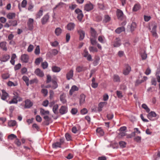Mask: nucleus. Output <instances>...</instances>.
Segmentation results:
<instances>
[{
	"instance_id": "obj_16",
	"label": "nucleus",
	"mask_w": 160,
	"mask_h": 160,
	"mask_svg": "<svg viewBox=\"0 0 160 160\" xmlns=\"http://www.w3.org/2000/svg\"><path fill=\"white\" fill-rule=\"evenodd\" d=\"M79 90L78 88L76 85H73L69 91V94L70 96L72 95L73 93Z\"/></svg>"
},
{
	"instance_id": "obj_11",
	"label": "nucleus",
	"mask_w": 160,
	"mask_h": 160,
	"mask_svg": "<svg viewBox=\"0 0 160 160\" xmlns=\"http://www.w3.org/2000/svg\"><path fill=\"white\" fill-rule=\"evenodd\" d=\"M63 142V141L62 139H60L59 142H56L52 145V147L53 148H60Z\"/></svg>"
},
{
	"instance_id": "obj_24",
	"label": "nucleus",
	"mask_w": 160,
	"mask_h": 160,
	"mask_svg": "<svg viewBox=\"0 0 160 160\" xmlns=\"http://www.w3.org/2000/svg\"><path fill=\"white\" fill-rule=\"evenodd\" d=\"M85 95L83 94H82L80 95L79 100L80 105H81L85 102Z\"/></svg>"
},
{
	"instance_id": "obj_62",
	"label": "nucleus",
	"mask_w": 160,
	"mask_h": 160,
	"mask_svg": "<svg viewBox=\"0 0 160 160\" xmlns=\"http://www.w3.org/2000/svg\"><path fill=\"white\" fill-rule=\"evenodd\" d=\"M34 7V5L32 4H30L28 8V10L30 11H32Z\"/></svg>"
},
{
	"instance_id": "obj_10",
	"label": "nucleus",
	"mask_w": 160,
	"mask_h": 160,
	"mask_svg": "<svg viewBox=\"0 0 160 160\" xmlns=\"http://www.w3.org/2000/svg\"><path fill=\"white\" fill-rule=\"evenodd\" d=\"M156 116L157 114L155 112L151 111L148 114L147 117L150 120L153 121L154 120L153 118L156 117Z\"/></svg>"
},
{
	"instance_id": "obj_58",
	"label": "nucleus",
	"mask_w": 160,
	"mask_h": 160,
	"mask_svg": "<svg viewBox=\"0 0 160 160\" xmlns=\"http://www.w3.org/2000/svg\"><path fill=\"white\" fill-rule=\"evenodd\" d=\"M33 48L34 46L32 44H30L28 48L27 51L29 52H31L32 51Z\"/></svg>"
},
{
	"instance_id": "obj_23",
	"label": "nucleus",
	"mask_w": 160,
	"mask_h": 160,
	"mask_svg": "<svg viewBox=\"0 0 160 160\" xmlns=\"http://www.w3.org/2000/svg\"><path fill=\"white\" fill-rule=\"evenodd\" d=\"M43 11L42 8L35 15V18L37 19L40 18L43 15Z\"/></svg>"
},
{
	"instance_id": "obj_12",
	"label": "nucleus",
	"mask_w": 160,
	"mask_h": 160,
	"mask_svg": "<svg viewBox=\"0 0 160 160\" xmlns=\"http://www.w3.org/2000/svg\"><path fill=\"white\" fill-rule=\"evenodd\" d=\"M66 78L67 80H69L72 78L73 76V70H70L66 74Z\"/></svg>"
},
{
	"instance_id": "obj_57",
	"label": "nucleus",
	"mask_w": 160,
	"mask_h": 160,
	"mask_svg": "<svg viewBox=\"0 0 160 160\" xmlns=\"http://www.w3.org/2000/svg\"><path fill=\"white\" fill-rule=\"evenodd\" d=\"M142 107L147 112H150V110L149 108L147 106L146 104H142Z\"/></svg>"
},
{
	"instance_id": "obj_8",
	"label": "nucleus",
	"mask_w": 160,
	"mask_h": 160,
	"mask_svg": "<svg viewBox=\"0 0 160 160\" xmlns=\"http://www.w3.org/2000/svg\"><path fill=\"white\" fill-rule=\"evenodd\" d=\"M87 68L86 67H84L82 65H79L77 66L76 68V71L77 72H84Z\"/></svg>"
},
{
	"instance_id": "obj_54",
	"label": "nucleus",
	"mask_w": 160,
	"mask_h": 160,
	"mask_svg": "<svg viewBox=\"0 0 160 160\" xmlns=\"http://www.w3.org/2000/svg\"><path fill=\"white\" fill-rule=\"evenodd\" d=\"M13 97H17V98L18 99V101H22V98L19 96V94L16 92H13Z\"/></svg>"
},
{
	"instance_id": "obj_27",
	"label": "nucleus",
	"mask_w": 160,
	"mask_h": 160,
	"mask_svg": "<svg viewBox=\"0 0 160 160\" xmlns=\"http://www.w3.org/2000/svg\"><path fill=\"white\" fill-rule=\"evenodd\" d=\"M98 41L102 43H104L106 42V39L103 36H99L98 37Z\"/></svg>"
},
{
	"instance_id": "obj_32",
	"label": "nucleus",
	"mask_w": 160,
	"mask_h": 160,
	"mask_svg": "<svg viewBox=\"0 0 160 160\" xmlns=\"http://www.w3.org/2000/svg\"><path fill=\"white\" fill-rule=\"evenodd\" d=\"M121 44L120 39L119 38H117L115 41L114 46L115 47H118Z\"/></svg>"
},
{
	"instance_id": "obj_6",
	"label": "nucleus",
	"mask_w": 160,
	"mask_h": 160,
	"mask_svg": "<svg viewBox=\"0 0 160 160\" xmlns=\"http://www.w3.org/2000/svg\"><path fill=\"white\" fill-rule=\"evenodd\" d=\"M83 56L87 58V60L89 61H92V57L91 55L89 54L86 49L84 50Z\"/></svg>"
},
{
	"instance_id": "obj_63",
	"label": "nucleus",
	"mask_w": 160,
	"mask_h": 160,
	"mask_svg": "<svg viewBox=\"0 0 160 160\" xmlns=\"http://www.w3.org/2000/svg\"><path fill=\"white\" fill-rule=\"evenodd\" d=\"M27 1L26 0H23L21 3V6L22 8H25L27 4Z\"/></svg>"
},
{
	"instance_id": "obj_40",
	"label": "nucleus",
	"mask_w": 160,
	"mask_h": 160,
	"mask_svg": "<svg viewBox=\"0 0 160 160\" xmlns=\"http://www.w3.org/2000/svg\"><path fill=\"white\" fill-rule=\"evenodd\" d=\"M42 61V58L41 57H39L36 59L34 63L36 65H39Z\"/></svg>"
},
{
	"instance_id": "obj_46",
	"label": "nucleus",
	"mask_w": 160,
	"mask_h": 160,
	"mask_svg": "<svg viewBox=\"0 0 160 160\" xmlns=\"http://www.w3.org/2000/svg\"><path fill=\"white\" fill-rule=\"evenodd\" d=\"M58 106L57 104H56L54 105L53 107L52 108V110L53 112L55 114H56L58 112L57 110L58 108Z\"/></svg>"
},
{
	"instance_id": "obj_17",
	"label": "nucleus",
	"mask_w": 160,
	"mask_h": 160,
	"mask_svg": "<svg viewBox=\"0 0 160 160\" xmlns=\"http://www.w3.org/2000/svg\"><path fill=\"white\" fill-rule=\"evenodd\" d=\"M10 56L8 54H4L0 58L1 61L6 62L8 61L10 58Z\"/></svg>"
},
{
	"instance_id": "obj_31",
	"label": "nucleus",
	"mask_w": 160,
	"mask_h": 160,
	"mask_svg": "<svg viewBox=\"0 0 160 160\" xmlns=\"http://www.w3.org/2000/svg\"><path fill=\"white\" fill-rule=\"evenodd\" d=\"M56 78H54V79H52V85L51 86V87L53 89H55L56 88L58 87V85L56 81Z\"/></svg>"
},
{
	"instance_id": "obj_25",
	"label": "nucleus",
	"mask_w": 160,
	"mask_h": 160,
	"mask_svg": "<svg viewBox=\"0 0 160 160\" xmlns=\"http://www.w3.org/2000/svg\"><path fill=\"white\" fill-rule=\"evenodd\" d=\"M65 94L63 93L61 95L60 97V101L63 104H65L67 102V100L66 99Z\"/></svg>"
},
{
	"instance_id": "obj_13",
	"label": "nucleus",
	"mask_w": 160,
	"mask_h": 160,
	"mask_svg": "<svg viewBox=\"0 0 160 160\" xmlns=\"http://www.w3.org/2000/svg\"><path fill=\"white\" fill-rule=\"evenodd\" d=\"M78 32L79 35V39L81 40L83 39L85 36L84 31L81 29H80L78 30Z\"/></svg>"
},
{
	"instance_id": "obj_5",
	"label": "nucleus",
	"mask_w": 160,
	"mask_h": 160,
	"mask_svg": "<svg viewBox=\"0 0 160 160\" xmlns=\"http://www.w3.org/2000/svg\"><path fill=\"white\" fill-rule=\"evenodd\" d=\"M33 22L34 20L32 18H30L28 19L27 22V25L28 27V29L29 30H32L33 28Z\"/></svg>"
},
{
	"instance_id": "obj_1",
	"label": "nucleus",
	"mask_w": 160,
	"mask_h": 160,
	"mask_svg": "<svg viewBox=\"0 0 160 160\" xmlns=\"http://www.w3.org/2000/svg\"><path fill=\"white\" fill-rule=\"evenodd\" d=\"M30 59L29 56L26 54H22L20 58V59L22 63H27L29 62Z\"/></svg>"
},
{
	"instance_id": "obj_21",
	"label": "nucleus",
	"mask_w": 160,
	"mask_h": 160,
	"mask_svg": "<svg viewBox=\"0 0 160 160\" xmlns=\"http://www.w3.org/2000/svg\"><path fill=\"white\" fill-rule=\"evenodd\" d=\"M35 73L37 76L40 77H42L44 76L43 72L39 68H37L35 70Z\"/></svg>"
},
{
	"instance_id": "obj_51",
	"label": "nucleus",
	"mask_w": 160,
	"mask_h": 160,
	"mask_svg": "<svg viewBox=\"0 0 160 160\" xmlns=\"http://www.w3.org/2000/svg\"><path fill=\"white\" fill-rule=\"evenodd\" d=\"M113 79L114 82H120V78L119 76L117 75H114L113 76Z\"/></svg>"
},
{
	"instance_id": "obj_4",
	"label": "nucleus",
	"mask_w": 160,
	"mask_h": 160,
	"mask_svg": "<svg viewBox=\"0 0 160 160\" xmlns=\"http://www.w3.org/2000/svg\"><path fill=\"white\" fill-rule=\"evenodd\" d=\"M131 71V68L128 65H126L123 69V73L125 75H128Z\"/></svg>"
},
{
	"instance_id": "obj_48",
	"label": "nucleus",
	"mask_w": 160,
	"mask_h": 160,
	"mask_svg": "<svg viewBox=\"0 0 160 160\" xmlns=\"http://www.w3.org/2000/svg\"><path fill=\"white\" fill-rule=\"evenodd\" d=\"M41 66L43 69H45L48 68V64L46 61H44L42 62Z\"/></svg>"
},
{
	"instance_id": "obj_35",
	"label": "nucleus",
	"mask_w": 160,
	"mask_h": 160,
	"mask_svg": "<svg viewBox=\"0 0 160 160\" xmlns=\"http://www.w3.org/2000/svg\"><path fill=\"white\" fill-rule=\"evenodd\" d=\"M44 119L45 120L44 122V124L46 125H48L49 124V122L50 121V118L47 116H45L43 117Z\"/></svg>"
},
{
	"instance_id": "obj_20",
	"label": "nucleus",
	"mask_w": 160,
	"mask_h": 160,
	"mask_svg": "<svg viewBox=\"0 0 160 160\" xmlns=\"http://www.w3.org/2000/svg\"><path fill=\"white\" fill-rule=\"evenodd\" d=\"M90 35L91 37L96 38L98 34L96 31L92 28H90Z\"/></svg>"
},
{
	"instance_id": "obj_64",
	"label": "nucleus",
	"mask_w": 160,
	"mask_h": 160,
	"mask_svg": "<svg viewBox=\"0 0 160 160\" xmlns=\"http://www.w3.org/2000/svg\"><path fill=\"white\" fill-rule=\"evenodd\" d=\"M141 55L143 60L147 58V54L145 52L143 53H141Z\"/></svg>"
},
{
	"instance_id": "obj_43",
	"label": "nucleus",
	"mask_w": 160,
	"mask_h": 160,
	"mask_svg": "<svg viewBox=\"0 0 160 160\" xmlns=\"http://www.w3.org/2000/svg\"><path fill=\"white\" fill-rule=\"evenodd\" d=\"M17 124L15 120H11L8 122V125L10 127L15 126Z\"/></svg>"
},
{
	"instance_id": "obj_37",
	"label": "nucleus",
	"mask_w": 160,
	"mask_h": 160,
	"mask_svg": "<svg viewBox=\"0 0 160 160\" xmlns=\"http://www.w3.org/2000/svg\"><path fill=\"white\" fill-rule=\"evenodd\" d=\"M96 38H90V42L92 45L94 46L96 45L98 43L96 41Z\"/></svg>"
},
{
	"instance_id": "obj_34",
	"label": "nucleus",
	"mask_w": 160,
	"mask_h": 160,
	"mask_svg": "<svg viewBox=\"0 0 160 160\" xmlns=\"http://www.w3.org/2000/svg\"><path fill=\"white\" fill-rule=\"evenodd\" d=\"M18 99L17 97H13V98L12 100L9 102V104H17L18 102Z\"/></svg>"
},
{
	"instance_id": "obj_2",
	"label": "nucleus",
	"mask_w": 160,
	"mask_h": 160,
	"mask_svg": "<svg viewBox=\"0 0 160 160\" xmlns=\"http://www.w3.org/2000/svg\"><path fill=\"white\" fill-rule=\"evenodd\" d=\"M75 12L78 15L77 18L78 20L81 21L83 16L82 11L79 9L78 8L75 10Z\"/></svg>"
},
{
	"instance_id": "obj_26",
	"label": "nucleus",
	"mask_w": 160,
	"mask_h": 160,
	"mask_svg": "<svg viewBox=\"0 0 160 160\" xmlns=\"http://www.w3.org/2000/svg\"><path fill=\"white\" fill-rule=\"evenodd\" d=\"M6 42H2L0 43V47L3 50L6 51L7 50L6 47Z\"/></svg>"
},
{
	"instance_id": "obj_61",
	"label": "nucleus",
	"mask_w": 160,
	"mask_h": 160,
	"mask_svg": "<svg viewBox=\"0 0 160 160\" xmlns=\"http://www.w3.org/2000/svg\"><path fill=\"white\" fill-rule=\"evenodd\" d=\"M2 77L3 79H6L9 77V75L8 73H5L2 74Z\"/></svg>"
},
{
	"instance_id": "obj_60",
	"label": "nucleus",
	"mask_w": 160,
	"mask_h": 160,
	"mask_svg": "<svg viewBox=\"0 0 160 160\" xmlns=\"http://www.w3.org/2000/svg\"><path fill=\"white\" fill-rule=\"evenodd\" d=\"M50 44L53 47H56L58 45V42L57 41L50 42Z\"/></svg>"
},
{
	"instance_id": "obj_28",
	"label": "nucleus",
	"mask_w": 160,
	"mask_h": 160,
	"mask_svg": "<svg viewBox=\"0 0 160 160\" xmlns=\"http://www.w3.org/2000/svg\"><path fill=\"white\" fill-rule=\"evenodd\" d=\"M16 16V14L14 12H9L7 15V17L9 19H13Z\"/></svg>"
},
{
	"instance_id": "obj_52",
	"label": "nucleus",
	"mask_w": 160,
	"mask_h": 160,
	"mask_svg": "<svg viewBox=\"0 0 160 160\" xmlns=\"http://www.w3.org/2000/svg\"><path fill=\"white\" fill-rule=\"evenodd\" d=\"M34 53L36 55H38L40 53V47L39 45L37 46L34 51Z\"/></svg>"
},
{
	"instance_id": "obj_47",
	"label": "nucleus",
	"mask_w": 160,
	"mask_h": 160,
	"mask_svg": "<svg viewBox=\"0 0 160 160\" xmlns=\"http://www.w3.org/2000/svg\"><path fill=\"white\" fill-rule=\"evenodd\" d=\"M95 60L93 62V64L95 66H96L98 64V62L100 60V58L98 56H96L95 57Z\"/></svg>"
},
{
	"instance_id": "obj_53",
	"label": "nucleus",
	"mask_w": 160,
	"mask_h": 160,
	"mask_svg": "<svg viewBox=\"0 0 160 160\" xmlns=\"http://www.w3.org/2000/svg\"><path fill=\"white\" fill-rule=\"evenodd\" d=\"M131 30L132 32L136 28V24L135 22H132L131 25Z\"/></svg>"
},
{
	"instance_id": "obj_38",
	"label": "nucleus",
	"mask_w": 160,
	"mask_h": 160,
	"mask_svg": "<svg viewBox=\"0 0 160 160\" xmlns=\"http://www.w3.org/2000/svg\"><path fill=\"white\" fill-rule=\"evenodd\" d=\"M17 58V56L15 54L13 53L12 54L11 60H10L11 63L13 65H14L15 64V59Z\"/></svg>"
},
{
	"instance_id": "obj_56",
	"label": "nucleus",
	"mask_w": 160,
	"mask_h": 160,
	"mask_svg": "<svg viewBox=\"0 0 160 160\" xmlns=\"http://www.w3.org/2000/svg\"><path fill=\"white\" fill-rule=\"evenodd\" d=\"M17 138V136L14 135V134H11L8 136V138L10 140H13L15 138Z\"/></svg>"
},
{
	"instance_id": "obj_59",
	"label": "nucleus",
	"mask_w": 160,
	"mask_h": 160,
	"mask_svg": "<svg viewBox=\"0 0 160 160\" xmlns=\"http://www.w3.org/2000/svg\"><path fill=\"white\" fill-rule=\"evenodd\" d=\"M126 143L124 141H120L119 142L120 147L122 148H124L126 147Z\"/></svg>"
},
{
	"instance_id": "obj_7",
	"label": "nucleus",
	"mask_w": 160,
	"mask_h": 160,
	"mask_svg": "<svg viewBox=\"0 0 160 160\" xmlns=\"http://www.w3.org/2000/svg\"><path fill=\"white\" fill-rule=\"evenodd\" d=\"M75 26V24L73 22H69L68 24L66 27V28L68 31L73 30Z\"/></svg>"
},
{
	"instance_id": "obj_50",
	"label": "nucleus",
	"mask_w": 160,
	"mask_h": 160,
	"mask_svg": "<svg viewBox=\"0 0 160 160\" xmlns=\"http://www.w3.org/2000/svg\"><path fill=\"white\" fill-rule=\"evenodd\" d=\"M111 20L110 17L108 15H105L104 16V19L103 21L105 22H107L110 21Z\"/></svg>"
},
{
	"instance_id": "obj_45",
	"label": "nucleus",
	"mask_w": 160,
	"mask_h": 160,
	"mask_svg": "<svg viewBox=\"0 0 160 160\" xmlns=\"http://www.w3.org/2000/svg\"><path fill=\"white\" fill-rule=\"evenodd\" d=\"M9 22L11 24V26L14 27L17 25V21L16 20L13 21L10 20L9 21Z\"/></svg>"
},
{
	"instance_id": "obj_19",
	"label": "nucleus",
	"mask_w": 160,
	"mask_h": 160,
	"mask_svg": "<svg viewBox=\"0 0 160 160\" xmlns=\"http://www.w3.org/2000/svg\"><path fill=\"white\" fill-rule=\"evenodd\" d=\"M2 94L1 96V99L3 100H6L8 97V94L4 90H2Z\"/></svg>"
},
{
	"instance_id": "obj_39",
	"label": "nucleus",
	"mask_w": 160,
	"mask_h": 160,
	"mask_svg": "<svg viewBox=\"0 0 160 160\" xmlns=\"http://www.w3.org/2000/svg\"><path fill=\"white\" fill-rule=\"evenodd\" d=\"M89 50L90 52H97L98 51L97 48L93 46H90Z\"/></svg>"
},
{
	"instance_id": "obj_14",
	"label": "nucleus",
	"mask_w": 160,
	"mask_h": 160,
	"mask_svg": "<svg viewBox=\"0 0 160 160\" xmlns=\"http://www.w3.org/2000/svg\"><path fill=\"white\" fill-rule=\"evenodd\" d=\"M116 13L117 17L118 19L121 20L122 19L123 13L122 11L119 9H117Z\"/></svg>"
},
{
	"instance_id": "obj_41",
	"label": "nucleus",
	"mask_w": 160,
	"mask_h": 160,
	"mask_svg": "<svg viewBox=\"0 0 160 160\" xmlns=\"http://www.w3.org/2000/svg\"><path fill=\"white\" fill-rule=\"evenodd\" d=\"M141 8V6L139 4H135L133 8V11H137Z\"/></svg>"
},
{
	"instance_id": "obj_22",
	"label": "nucleus",
	"mask_w": 160,
	"mask_h": 160,
	"mask_svg": "<svg viewBox=\"0 0 160 160\" xmlns=\"http://www.w3.org/2000/svg\"><path fill=\"white\" fill-rule=\"evenodd\" d=\"M157 28V25L156 24H154L153 25V27L152 28L151 32L152 33L153 36L157 37V34L156 32V28Z\"/></svg>"
},
{
	"instance_id": "obj_44",
	"label": "nucleus",
	"mask_w": 160,
	"mask_h": 160,
	"mask_svg": "<svg viewBox=\"0 0 160 160\" xmlns=\"http://www.w3.org/2000/svg\"><path fill=\"white\" fill-rule=\"evenodd\" d=\"M18 84L17 82H12L11 81H9L8 83V85L10 87L16 86L18 85Z\"/></svg>"
},
{
	"instance_id": "obj_30",
	"label": "nucleus",
	"mask_w": 160,
	"mask_h": 160,
	"mask_svg": "<svg viewBox=\"0 0 160 160\" xmlns=\"http://www.w3.org/2000/svg\"><path fill=\"white\" fill-rule=\"evenodd\" d=\"M40 113L42 115L46 116L49 114V112L48 110H45L43 108L40 109Z\"/></svg>"
},
{
	"instance_id": "obj_36",
	"label": "nucleus",
	"mask_w": 160,
	"mask_h": 160,
	"mask_svg": "<svg viewBox=\"0 0 160 160\" xmlns=\"http://www.w3.org/2000/svg\"><path fill=\"white\" fill-rule=\"evenodd\" d=\"M52 69L53 72H59L61 70L60 67L56 66L52 67Z\"/></svg>"
},
{
	"instance_id": "obj_18",
	"label": "nucleus",
	"mask_w": 160,
	"mask_h": 160,
	"mask_svg": "<svg viewBox=\"0 0 160 160\" xmlns=\"http://www.w3.org/2000/svg\"><path fill=\"white\" fill-rule=\"evenodd\" d=\"M49 16L48 14L45 15L41 19V22L42 24H46L48 21Z\"/></svg>"
},
{
	"instance_id": "obj_55",
	"label": "nucleus",
	"mask_w": 160,
	"mask_h": 160,
	"mask_svg": "<svg viewBox=\"0 0 160 160\" xmlns=\"http://www.w3.org/2000/svg\"><path fill=\"white\" fill-rule=\"evenodd\" d=\"M41 92L44 97L47 96L48 95V91L46 89L43 88L42 89Z\"/></svg>"
},
{
	"instance_id": "obj_42",
	"label": "nucleus",
	"mask_w": 160,
	"mask_h": 160,
	"mask_svg": "<svg viewBox=\"0 0 160 160\" xmlns=\"http://www.w3.org/2000/svg\"><path fill=\"white\" fill-rule=\"evenodd\" d=\"M62 31V30L61 28H57L56 29L55 31V33L57 36H59L61 34Z\"/></svg>"
},
{
	"instance_id": "obj_9",
	"label": "nucleus",
	"mask_w": 160,
	"mask_h": 160,
	"mask_svg": "<svg viewBox=\"0 0 160 160\" xmlns=\"http://www.w3.org/2000/svg\"><path fill=\"white\" fill-rule=\"evenodd\" d=\"M59 113L61 114H64L67 113L68 111V107L65 106L61 107L59 109Z\"/></svg>"
},
{
	"instance_id": "obj_29",
	"label": "nucleus",
	"mask_w": 160,
	"mask_h": 160,
	"mask_svg": "<svg viewBox=\"0 0 160 160\" xmlns=\"http://www.w3.org/2000/svg\"><path fill=\"white\" fill-rule=\"evenodd\" d=\"M96 132L98 135L100 136H102L104 134V132L101 128H98L96 130Z\"/></svg>"
},
{
	"instance_id": "obj_49",
	"label": "nucleus",
	"mask_w": 160,
	"mask_h": 160,
	"mask_svg": "<svg viewBox=\"0 0 160 160\" xmlns=\"http://www.w3.org/2000/svg\"><path fill=\"white\" fill-rule=\"evenodd\" d=\"M22 78L23 80L26 82L27 86H28L29 85L28 78L26 76H24L22 77Z\"/></svg>"
},
{
	"instance_id": "obj_33",
	"label": "nucleus",
	"mask_w": 160,
	"mask_h": 160,
	"mask_svg": "<svg viewBox=\"0 0 160 160\" xmlns=\"http://www.w3.org/2000/svg\"><path fill=\"white\" fill-rule=\"evenodd\" d=\"M125 30V28L124 27H121L118 28L115 30V32L118 34H119L122 31H124Z\"/></svg>"
},
{
	"instance_id": "obj_15",
	"label": "nucleus",
	"mask_w": 160,
	"mask_h": 160,
	"mask_svg": "<svg viewBox=\"0 0 160 160\" xmlns=\"http://www.w3.org/2000/svg\"><path fill=\"white\" fill-rule=\"evenodd\" d=\"M25 108H28L31 107L33 105V103L29 99H27L25 101Z\"/></svg>"
},
{
	"instance_id": "obj_3",
	"label": "nucleus",
	"mask_w": 160,
	"mask_h": 160,
	"mask_svg": "<svg viewBox=\"0 0 160 160\" xmlns=\"http://www.w3.org/2000/svg\"><path fill=\"white\" fill-rule=\"evenodd\" d=\"M93 8V5L91 2L86 4L84 7V10L89 12L92 10Z\"/></svg>"
}]
</instances>
